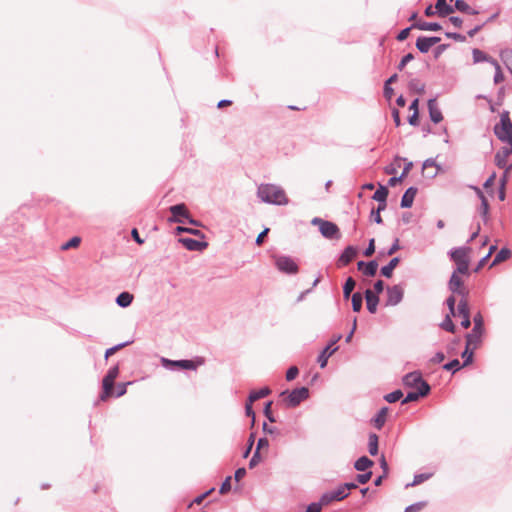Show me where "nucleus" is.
Masks as SVG:
<instances>
[{
  "label": "nucleus",
  "mask_w": 512,
  "mask_h": 512,
  "mask_svg": "<svg viewBox=\"0 0 512 512\" xmlns=\"http://www.w3.org/2000/svg\"><path fill=\"white\" fill-rule=\"evenodd\" d=\"M130 384H132V382H130V381L126 382V383H119L117 385L116 391H115V393H113V395L117 398L125 395L127 392V386Z\"/></svg>",
  "instance_id": "69168bd1"
},
{
  "label": "nucleus",
  "mask_w": 512,
  "mask_h": 512,
  "mask_svg": "<svg viewBox=\"0 0 512 512\" xmlns=\"http://www.w3.org/2000/svg\"><path fill=\"white\" fill-rule=\"evenodd\" d=\"M512 256V251L508 247H502L495 255L491 266H495L503 261L508 260Z\"/></svg>",
  "instance_id": "c9c22d12"
},
{
  "label": "nucleus",
  "mask_w": 512,
  "mask_h": 512,
  "mask_svg": "<svg viewBox=\"0 0 512 512\" xmlns=\"http://www.w3.org/2000/svg\"><path fill=\"white\" fill-rule=\"evenodd\" d=\"M372 471H365L361 474H357L356 477H355V480L357 482V484H366L372 477Z\"/></svg>",
  "instance_id": "052dcab7"
},
{
  "label": "nucleus",
  "mask_w": 512,
  "mask_h": 512,
  "mask_svg": "<svg viewBox=\"0 0 512 512\" xmlns=\"http://www.w3.org/2000/svg\"><path fill=\"white\" fill-rule=\"evenodd\" d=\"M373 465H374L373 460H371V459H370L368 456H366V455H363V456L359 457V458L354 462V468H355V470L360 471V472L369 471L368 469H369V468H371Z\"/></svg>",
  "instance_id": "2f4dec72"
},
{
  "label": "nucleus",
  "mask_w": 512,
  "mask_h": 512,
  "mask_svg": "<svg viewBox=\"0 0 512 512\" xmlns=\"http://www.w3.org/2000/svg\"><path fill=\"white\" fill-rule=\"evenodd\" d=\"M454 8H455V11H459L461 13H465L468 15L479 14V11L472 8L465 0H455Z\"/></svg>",
  "instance_id": "473e14b6"
},
{
  "label": "nucleus",
  "mask_w": 512,
  "mask_h": 512,
  "mask_svg": "<svg viewBox=\"0 0 512 512\" xmlns=\"http://www.w3.org/2000/svg\"><path fill=\"white\" fill-rule=\"evenodd\" d=\"M492 66L495 68V74H494V77H493V81H494L495 84H499L502 81H504V74H503V72L501 70V66L498 63V61H496V64L492 65Z\"/></svg>",
  "instance_id": "bf43d9fd"
},
{
  "label": "nucleus",
  "mask_w": 512,
  "mask_h": 512,
  "mask_svg": "<svg viewBox=\"0 0 512 512\" xmlns=\"http://www.w3.org/2000/svg\"><path fill=\"white\" fill-rule=\"evenodd\" d=\"M508 144L506 147H501L495 154L494 161L498 168H504L506 166L507 157L512 154V141H506Z\"/></svg>",
  "instance_id": "6ab92c4d"
},
{
  "label": "nucleus",
  "mask_w": 512,
  "mask_h": 512,
  "mask_svg": "<svg viewBox=\"0 0 512 512\" xmlns=\"http://www.w3.org/2000/svg\"><path fill=\"white\" fill-rule=\"evenodd\" d=\"M255 439H256V433L255 432L250 433L248 440H247L246 448L243 451V455H242L243 458H247L249 456V454L251 453L252 448L255 443Z\"/></svg>",
  "instance_id": "5fc2aeb1"
},
{
  "label": "nucleus",
  "mask_w": 512,
  "mask_h": 512,
  "mask_svg": "<svg viewBox=\"0 0 512 512\" xmlns=\"http://www.w3.org/2000/svg\"><path fill=\"white\" fill-rule=\"evenodd\" d=\"M133 343V340H127L125 342L118 343L110 348H107L104 353V358L107 360L110 356L115 354L117 351Z\"/></svg>",
  "instance_id": "37998d69"
},
{
  "label": "nucleus",
  "mask_w": 512,
  "mask_h": 512,
  "mask_svg": "<svg viewBox=\"0 0 512 512\" xmlns=\"http://www.w3.org/2000/svg\"><path fill=\"white\" fill-rule=\"evenodd\" d=\"M368 452L371 456H376L379 452V437L376 433H369Z\"/></svg>",
  "instance_id": "f704fd0d"
},
{
  "label": "nucleus",
  "mask_w": 512,
  "mask_h": 512,
  "mask_svg": "<svg viewBox=\"0 0 512 512\" xmlns=\"http://www.w3.org/2000/svg\"><path fill=\"white\" fill-rule=\"evenodd\" d=\"M232 476H227L219 487V494L225 495L231 490Z\"/></svg>",
  "instance_id": "6e6d98bb"
},
{
  "label": "nucleus",
  "mask_w": 512,
  "mask_h": 512,
  "mask_svg": "<svg viewBox=\"0 0 512 512\" xmlns=\"http://www.w3.org/2000/svg\"><path fill=\"white\" fill-rule=\"evenodd\" d=\"M457 316H461V326L468 329L471 326L470 309L468 300L460 299L457 304Z\"/></svg>",
  "instance_id": "2eb2a0df"
},
{
  "label": "nucleus",
  "mask_w": 512,
  "mask_h": 512,
  "mask_svg": "<svg viewBox=\"0 0 512 512\" xmlns=\"http://www.w3.org/2000/svg\"><path fill=\"white\" fill-rule=\"evenodd\" d=\"M416 48L418 49V51L422 54H426L429 52V50L431 49V45H430V42H429V39H428V36H419L417 39H416Z\"/></svg>",
  "instance_id": "4c0bfd02"
},
{
  "label": "nucleus",
  "mask_w": 512,
  "mask_h": 512,
  "mask_svg": "<svg viewBox=\"0 0 512 512\" xmlns=\"http://www.w3.org/2000/svg\"><path fill=\"white\" fill-rule=\"evenodd\" d=\"M413 29H416V27H412V24H411L410 26L400 30L398 32V34L396 35L397 41H399V42L405 41L409 37L410 31Z\"/></svg>",
  "instance_id": "e2e57ef3"
},
{
  "label": "nucleus",
  "mask_w": 512,
  "mask_h": 512,
  "mask_svg": "<svg viewBox=\"0 0 512 512\" xmlns=\"http://www.w3.org/2000/svg\"><path fill=\"white\" fill-rule=\"evenodd\" d=\"M358 255V247L348 245L339 255L336 265L338 268L347 266Z\"/></svg>",
  "instance_id": "4468645a"
},
{
  "label": "nucleus",
  "mask_w": 512,
  "mask_h": 512,
  "mask_svg": "<svg viewBox=\"0 0 512 512\" xmlns=\"http://www.w3.org/2000/svg\"><path fill=\"white\" fill-rule=\"evenodd\" d=\"M280 396L285 397L284 401L288 407L294 408L309 398V389L305 386H301L294 388L291 391L284 390L280 393Z\"/></svg>",
  "instance_id": "423d86ee"
},
{
  "label": "nucleus",
  "mask_w": 512,
  "mask_h": 512,
  "mask_svg": "<svg viewBox=\"0 0 512 512\" xmlns=\"http://www.w3.org/2000/svg\"><path fill=\"white\" fill-rule=\"evenodd\" d=\"M473 323L474 326L472 330L465 335V339L468 344H473L474 348H477L485 333L484 317L480 311L473 316Z\"/></svg>",
  "instance_id": "39448f33"
},
{
  "label": "nucleus",
  "mask_w": 512,
  "mask_h": 512,
  "mask_svg": "<svg viewBox=\"0 0 512 512\" xmlns=\"http://www.w3.org/2000/svg\"><path fill=\"white\" fill-rule=\"evenodd\" d=\"M401 259L399 256L393 257L386 265L380 269L381 276L385 278H391L393 276L394 269L399 265Z\"/></svg>",
  "instance_id": "a878e982"
},
{
  "label": "nucleus",
  "mask_w": 512,
  "mask_h": 512,
  "mask_svg": "<svg viewBox=\"0 0 512 512\" xmlns=\"http://www.w3.org/2000/svg\"><path fill=\"white\" fill-rule=\"evenodd\" d=\"M356 286V281L353 279V277L349 276L346 278L344 284H343V298L345 300H348L350 298V296H352L353 294L352 291L354 290Z\"/></svg>",
  "instance_id": "58836bf2"
},
{
  "label": "nucleus",
  "mask_w": 512,
  "mask_h": 512,
  "mask_svg": "<svg viewBox=\"0 0 512 512\" xmlns=\"http://www.w3.org/2000/svg\"><path fill=\"white\" fill-rule=\"evenodd\" d=\"M171 216L168 218L170 223H184L189 217V211L184 203H178L169 207Z\"/></svg>",
  "instance_id": "9b49d317"
},
{
  "label": "nucleus",
  "mask_w": 512,
  "mask_h": 512,
  "mask_svg": "<svg viewBox=\"0 0 512 512\" xmlns=\"http://www.w3.org/2000/svg\"><path fill=\"white\" fill-rule=\"evenodd\" d=\"M430 392H426L425 390H413L407 392L406 396L401 400V404L405 405L410 402H415L420 398L426 397Z\"/></svg>",
  "instance_id": "7c9ffc66"
},
{
  "label": "nucleus",
  "mask_w": 512,
  "mask_h": 512,
  "mask_svg": "<svg viewBox=\"0 0 512 512\" xmlns=\"http://www.w3.org/2000/svg\"><path fill=\"white\" fill-rule=\"evenodd\" d=\"M442 368L446 371L451 372L452 374H455L456 372L460 371L464 367L458 358H454V359H451L450 361L446 362L442 366Z\"/></svg>",
  "instance_id": "79ce46f5"
},
{
  "label": "nucleus",
  "mask_w": 512,
  "mask_h": 512,
  "mask_svg": "<svg viewBox=\"0 0 512 512\" xmlns=\"http://www.w3.org/2000/svg\"><path fill=\"white\" fill-rule=\"evenodd\" d=\"M257 197L266 204L271 205H286L289 199L286 196L285 191L275 184L262 183L258 186Z\"/></svg>",
  "instance_id": "f257e3e1"
},
{
  "label": "nucleus",
  "mask_w": 512,
  "mask_h": 512,
  "mask_svg": "<svg viewBox=\"0 0 512 512\" xmlns=\"http://www.w3.org/2000/svg\"><path fill=\"white\" fill-rule=\"evenodd\" d=\"M386 293V306H396L403 300L404 288L401 284L388 286L386 288Z\"/></svg>",
  "instance_id": "f8f14e48"
},
{
  "label": "nucleus",
  "mask_w": 512,
  "mask_h": 512,
  "mask_svg": "<svg viewBox=\"0 0 512 512\" xmlns=\"http://www.w3.org/2000/svg\"><path fill=\"white\" fill-rule=\"evenodd\" d=\"M500 56L506 63L507 69L512 74V49L502 50Z\"/></svg>",
  "instance_id": "603ef678"
},
{
  "label": "nucleus",
  "mask_w": 512,
  "mask_h": 512,
  "mask_svg": "<svg viewBox=\"0 0 512 512\" xmlns=\"http://www.w3.org/2000/svg\"><path fill=\"white\" fill-rule=\"evenodd\" d=\"M352 302V310L356 313L360 312L363 305V295L360 292L354 293L350 296Z\"/></svg>",
  "instance_id": "a18cd8bd"
},
{
  "label": "nucleus",
  "mask_w": 512,
  "mask_h": 512,
  "mask_svg": "<svg viewBox=\"0 0 512 512\" xmlns=\"http://www.w3.org/2000/svg\"><path fill=\"white\" fill-rule=\"evenodd\" d=\"M403 392L401 389H396L390 393L384 395L383 399L388 403H395L400 399H403Z\"/></svg>",
  "instance_id": "09e8293b"
},
{
  "label": "nucleus",
  "mask_w": 512,
  "mask_h": 512,
  "mask_svg": "<svg viewBox=\"0 0 512 512\" xmlns=\"http://www.w3.org/2000/svg\"><path fill=\"white\" fill-rule=\"evenodd\" d=\"M432 476H433L432 473L415 474L414 478H413V481L411 483L406 484L405 487L409 488V487L417 486V485L423 483L424 481L430 479Z\"/></svg>",
  "instance_id": "49530a36"
},
{
  "label": "nucleus",
  "mask_w": 512,
  "mask_h": 512,
  "mask_svg": "<svg viewBox=\"0 0 512 512\" xmlns=\"http://www.w3.org/2000/svg\"><path fill=\"white\" fill-rule=\"evenodd\" d=\"M475 349L476 348H474L473 344H468V342H466L465 348H464L463 352L461 353V357L463 359V362H462L463 367H467L473 363Z\"/></svg>",
  "instance_id": "c85d7f7f"
},
{
  "label": "nucleus",
  "mask_w": 512,
  "mask_h": 512,
  "mask_svg": "<svg viewBox=\"0 0 512 512\" xmlns=\"http://www.w3.org/2000/svg\"><path fill=\"white\" fill-rule=\"evenodd\" d=\"M402 382L404 386L414 388L415 390H425L431 392L429 383L423 378L422 373L418 370L409 372L403 376Z\"/></svg>",
  "instance_id": "6e6552de"
},
{
  "label": "nucleus",
  "mask_w": 512,
  "mask_h": 512,
  "mask_svg": "<svg viewBox=\"0 0 512 512\" xmlns=\"http://www.w3.org/2000/svg\"><path fill=\"white\" fill-rule=\"evenodd\" d=\"M357 269L366 277H374L378 269V261L376 259L370 261H358Z\"/></svg>",
  "instance_id": "a211bd4d"
},
{
  "label": "nucleus",
  "mask_w": 512,
  "mask_h": 512,
  "mask_svg": "<svg viewBox=\"0 0 512 512\" xmlns=\"http://www.w3.org/2000/svg\"><path fill=\"white\" fill-rule=\"evenodd\" d=\"M271 393H272V390L268 386L262 387L258 390H252V391H250V393L247 397V401H249L250 403H254L255 401H257L259 399L269 396Z\"/></svg>",
  "instance_id": "cd10ccee"
},
{
  "label": "nucleus",
  "mask_w": 512,
  "mask_h": 512,
  "mask_svg": "<svg viewBox=\"0 0 512 512\" xmlns=\"http://www.w3.org/2000/svg\"><path fill=\"white\" fill-rule=\"evenodd\" d=\"M299 374V369L297 366H290L286 371V380L292 381L294 380Z\"/></svg>",
  "instance_id": "338daca9"
},
{
  "label": "nucleus",
  "mask_w": 512,
  "mask_h": 512,
  "mask_svg": "<svg viewBox=\"0 0 512 512\" xmlns=\"http://www.w3.org/2000/svg\"><path fill=\"white\" fill-rule=\"evenodd\" d=\"M161 363L164 368L170 371L196 370L200 365L204 364V359L202 357H196L195 359L170 360L163 357Z\"/></svg>",
  "instance_id": "7ed1b4c3"
},
{
  "label": "nucleus",
  "mask_w": 512,
  "mask_h": 512,
  "mask_svg": "<svg viewBox=\"0 0 512 512\" xmlns=\"http://www.w3.org/2000/svg\"><path fill=\"white\" fill-rule=\"evenodd\" d=\"M441 329L449 332V333H455L456 332V326L454 322L452 321V318H450V315H446L443 321L440 323Z\"/></svg>",
  "instance_id": "8fccbe9b"
},
{
  "label": "nucleus",
  "mask_w": 512,
  "mask_h": 512,
  "mask_svg": "<svg viewBox=\"0 0 512 512\" xmlns=\"http://www.w3.org/2000/svg\"><path fill=\"white\" fill-rule=\"evenodd\" d=\"M319 232L328 240H339L341 238L339 227L332 221L326 220Z\"/></svg>",
  "instance_id": "ddd939ff"
},
{
  "label": "nucleus",
  "mask_w": 512,
  "mask_h": 512,
  "mask_svg": "<svg viewBox=\"0 0 512 512\" xmlns=\"http://www.w3.org/2000/svg\"><path fill=\"white\" fill-rule=\"evenodd\" d=\"M471 251L470 246L454 247L449 250L448 256L451 261L456 265V268L452 273L460 274L463 276H470L471 271L469 270V253Z\"/></svg>",
  "instance_id": "f03ea898"
},
{
  "label": "nucleus",
  "mask_w": 512,
  "mask_h": 512,
  "mask_svg": "<svg viewBox=\"0 0 512 512\" xmlns=\"http://www.w3.org/2000/svg\"><path fill=\"white\" fill-rule=\"evenodd\" d=\"M412 60H414V55L412 53L405 54L397 64V70L402 71L405 66Z\"/></svg>",
  "instance_id": "680f3d73"
},
{
  "label": "nucleus",
  "mask_w": 512,
  "mask_h": 512,
  "mask_svg": "<svg viewBox=\"0 0 512 512\" xmlns=\"http://www.w3.org/2000/svg\"><path fill=\"white\" fill-rule=\"evenodd\" d=\"M465 286L463 279L460 277V274L452 273L449 281H448V290L454 294L456 292H460Z\"/></svg>",
  "instance_id": "bb28decb"
},
{
  "label": "nucleus",
  "mask_w": 512,
  "mask_h": 512,
  "mask_svg": "<svg viewBox=\"0 0 512 512\" xmlns=\"http://www.w3.org/2000/svg\"><path fill=\"white\" fill-rule=\"evenodd\" d=\"M388 411H389V408L387 406H383L382 408H380L378 410L376 415L371 419V422L376 429L381 430L383 428V426L386 422Z\"/></svg>",
  "instance_id": "393cba45"
},
{
  "label": "nucleus",
  "mask_w": 512,
  "mask_h": 512,
  "mask_svg": "<svg viewBox=\"0 0 512 512\" xmlns=\"http://www.w3.org/2000/svg\"><path fill=\"white\" fill-rule=\"evenodd\" d=\"M435 9L437 15L441 18H445L455 12L454 5L447 3V0H436Z\"/></svg>",
  "instance_id": "4be33fe9"
},
{
  "label": "nucleus",
  "mask_w": 512,
  "mask_h": 512,
  "mask_svg": "<svg viewBox=\"0 0 512 512\" xmlns=\"http://www.w3.org/2000/svg\"><path fill=\"white\" fill-rule=\"evenodd\" d=\"M338 350V346H335V341H329V343L323 348L317 357V362L320 368H325L328 363V359Z\"/></svg>",
  "instance_id": "f3484780"
},
{
  "label": "nucleus",
  "mask_w": 512,
  "mask_h": 512,
  "mask_svg": "<svg viewBox=\"0 0 512 512\" xmlns=\"http://www.w3.org/2000/svg\"><path fill=\"white\" fill-rule=\"evenodd\" d=\"M493 132L501 142L512 141V121L509 111L504 110L500 114V121L495 124Z\"/></svg>",
  "instance_id": "20e7f679"
},
{
  "label": "nucleus",
  "mask_w": 512,
  "mask_h": 512,
  "mask_svg": "<svg viewBox=\"0 0 512 512\" xmlns=\"http://www.w3.org/2000/svg\"><path fill=\"white\" fill-rule=\"evenodd\" d=\"M412 27H416V29L422 31H440L442 29V25L438 22H427V21H417L412 23Z\"/></svg>",
  "instance_id": "c756f323"
},
{
  "label": "nucleus",
  "mask_w": 512,
  "mask_h": 512,
  "mask_svg": "<svg viewBox=\"0 0 512 512\" xmlns=\"http://www.w3.org/2000/svg\"><path fill=\"white\" fill-rule=\"evenodd\" d=\"M349 496V492H344L341 489L340 485L331 491L324 492L318 503L321 504V507L329 505L333 501H342Z\"/></svg>",
  "instance_id": "9d476101"
},
{
  "label": "nucleus",
  "mask_w": 512,
  "mask_h": 512,
  "mask_svg": "<svg viewBox=\"0 0 512 512\" xmlns=\"http://www.w3.org/2000/svg\"><path fill=\"white\" fill-rule=\"evenodd\" d=\"M133 299V294L128 291H123L117 295L115 302L119 307L127 308L132 304Z\"/></svg>",
  "instance_id": "72a5a7b5"
},
{
  "label": "nucleus",
  "mask_w": 512,
  "mask_h": 512,
  "mask_svg": "<svg viewBox=\"0 0 512 512\" xmlns=\"http://www.w3.org/2000/svg\"><path fill=\"white\" fill-rule=\"evenodd\" d=\"M489 210H490V204L488 202V199L486 197H483L482 201H480V206L478 208V212L485 224L489 220Z\"/></svg>",
  "instance_id": "a19ab883"
},
{
  "label": "nucleus",
  "mask_w": 512,
  "mask_h": 512,
  "mask_svg": "<svg viewBox=\"0 0 512 512\" xmlns=\"http://www.w3.org/2000/svg\"><path fill=\"white\" fill-rule=\"evenodd\" d=\"M400 241L399 238H395L391 246L387 249H381L378 251V257H384V256H392L395 254L398 250H400Z\"/></svg>",
  "instance_id": "ea45409f"
},
{
  "label": "nucleus",
  "mask_w": 512,
  "mask_h": 512,
  "mask_svg": "<svg viewBox=\"0 0 512 512\" xmlns=\"http://www.w3.org/2000/svg\"><path fill=\"white\" fill-rule=\"evenodd\" d=\"M389 194L388 186L379 184L377 190L372 195L374 201L387 199Z\"/></svg>",
  "instance_id": "de8ad7c7"
},
{
  "label": "nucleus",
  "mask_w": 512,
  "mask_h": 512,
  "mask_svg": "<svg viewBox=\"0 0 512 512\" xmlns=\"http://www.w3.org/2000/svg\"><path fill=\"white\" fill-rule=\"evenodd\" d=\"M429 118L434 124H438L443 120V114L437 106L435 98H431L427 102Z\"/></svg>",
  "instance_id": "412c9836"
},
{
  "label": "nucleus",
  "mask_w": 512,
  "mask_h": 512,
  "mask_svg": "<svg viewBox=\"0 0 512 512\" xmlns=\"http://www.w3.org/2000/svg\"><path fill=\"white\" fill-rule=\"evenodd\" d=\"M450 47L449 43L439 44L433 49V57L434 59H438L444 51H446Z\"/></svg>",
  "instance_id": "0e129e2a"
},
{
  "label": "nucleus",
  "mask_w": 512,
  "mask_h": 512,
  "mask_svg": "<svg viewBox=\"0 0 512 512\" xmlns=\"http://www.w3.org/2000/svg\"><path fill=\"white\" fill-rule=\"evenodd\" d=\"M119 365L111 366L106 375L102 379V391L100 394V400L104 401L108 397L113 395L114 381L119 375Z\"/></svg>",
  "instance_id": "0eeeda50"
},
{
  "label": "nucleus",
  "mask_w": 512,
  "mask_h": 512,
  "mask_svg": "<svg viewBox=\"0 0 512 512\" xmlns=\"http://www.w3.org/2000/svg\"><path fill=\"white\" fill-rule=\"evenodd\" d=\"M276 268L286 275H295L299 272V266L296 261L287 255L274 256Z\"/></svg>",
  "instance_id": "1a4fd4ad"
},
{
  "label": "nucleus",
  "mask_w": 512,
  "mask_h": 512,
  "mask_svg": "<svg viewBox=\"0 0 512 512\" xmlns=\"http://www.w3.org/2000/svg\"><path fill=\"white\" fill-rule=\"evenodd\" d=\"M408 88L410 91L416 92L419 95L423 94L425 91V85L417 78H412L408 82Z\"/></svg>",
  "instance_id": "c03bdc74"
},
{
  "label": "nucleus",
  "mask_w": 512,
  "mask_h": 512,
  "mask_svg": "<svg viewBox=\"0 0 512 512\" xmlns=\"http://www.w3.org/2000/svg\"><path fill=\"white\" fill-rule=\"evenodd\" d=\"M472 58L474 64L487 62L491 65H495L497 61L496 59H494L493 57H491L490 55H488L487 53L478 48L472 49Z\"/></svg>",
  "instance_id": "5701e85b"
},
{
  "label": "nucleus",
  "mask_w": 512,
  "mask_h": 512,
  "mask_svg": "<svg viewBox=\"0 0 512 512\" xmlns=\"http://www.w3.org/2000/svg\"><path fill=\"white\" fill-rule=\"evenodd\" d=\"M182 233H188V234H191L193 236L199 237L201 239L205 238L204 233L201 230H199V229H194V228L184 227V226H177V227H175V229H174V234L175 235H180Z\"/></svg>",
  "instance_id": "e433bc0d"
},
{
  "label": "nucleus",
  "mask_w": 512,
  "mask_h": 512,
  "mask_svg": "<svg viewBox=\"0 0 512 512\" xmlns=\"http://www.w3.org/2000/svg\"><path fill=\"white\" fill-rule=\"evenodd\" d=\"M272 404L273 402L271 400L265 403L263 408V414L269 422L275 423L277 420L272 412Z\"/></svg>",
  "instance_id": "864d4df0"
},
{
  "label": "nucleus",
  "mask_w": 512,
  "mask_h": 512,
  "mask_svg": "<svg viewBox=\"0 0 512 512\" xmlns=\"http://www.w3.org/2000/svg\"><path fill=\"white\" fill-rule=\"evenodd\" d=\"M375 253V239L374 238H371L369 241H368V245L367 247L364 249L363 251V255L365 257H370L372 256L373 254Z\"/></svg>",
  "instance_id": "774afa93"
},
{
  "label": "nucleus",
  "mask_w": 512,
  "mask_h": 512,
  "mask_svg": "<svg viewBox=\"0 0 512 512\" xmlns=\"http://www.w3.org/2000/svg\"><path fill=\"white\" fill-rule=\"evenodd\" d=\"M80 243H81V238L79 236H73L68 241L64 242L61 245V250L66 251L71 248H76L80 245Z\"/></svg>",
  "instance_id": "3c124183"
},
{
  "label": "nucleus",
  "mask_w": 512,
  "mask_h": 512,
  "mask_svg": "<svg viewBox=\"0 0 512 512\" xmlns=\"http://www.w3.org/2000/svg\"><path fill=\"white\" fill-rule=\"evenodd\" d=\"M417 192L418 188L415 186H410L407 188L401 197L400 207L402 209L411 208Z\"/></svg>",
  "instance_id": "aec40b11"
},
{
  "label": "nucleus",
  "mask_w": 512,
  "mask_h": 512,
  "mask_svg": "<svg viewBox=\"0 0 512 512\" xmlns=\"http://www.w3.org/2000/svg\"><path fill=\"white\" fill-rule=\"evenodd\" d=\"M426 506H427V501L415 502V503L407 506L405 508L404 512H419L420 510H422Z\"/></svg>",
  "instance_id": "13d9d810"
},
{
  "label": "nucleus",
  "mask_w": 512,
  "mask_h": 512,
  "mask_svg": "<svg viewBox=\"0 0 512 512\" xmlns=\"http://www.w3.org/2000/svg\"><path fill=\"white\" fill-rule=\"evenodd\" d=\"M178 242L183 245L188 251H203L208 247V243L206 241H200L190 237H180Z\"/></svg>",
  "instance_id": "dca6fc26"
},
{
  "label": "nucleus",
  "mask_w": 512,
  "mask_h": 512,
  "mask_svg": "<svg viewBox=\"0 0 512 512\" xmlns=\"http://www.w3.org/2000/svg\"><path fill=\"white\" fill-rule=\"evenodd\" d=\"M366 300V307L369 313L375 314L377 312V307L379 304V296L374 295L370 289H367L364 293Z\"/></svg>",
  "instance_id": "b1692460"
},
{
  "label": "nucleus",
  "mask_w": 512,
  "mask_h": 512,
  "mask_svg": "<svg viewBox=\"0 0 512 512\" xmlns=\"http://www.w3.org/2000/svg\"><path fill=\"white\" fill-rule=\"evenodd\" d=\"M252 405H253V403H250L249 401L246 400V403H245V415L247 417L251 418V427H253L255 425V419H256V414H255V411H254Z\"/></svg>",
  "instance_id": "4d7b16f0"
}]
</instances>
